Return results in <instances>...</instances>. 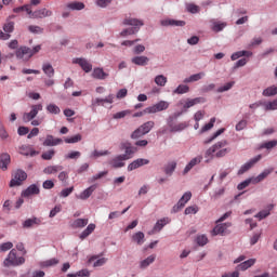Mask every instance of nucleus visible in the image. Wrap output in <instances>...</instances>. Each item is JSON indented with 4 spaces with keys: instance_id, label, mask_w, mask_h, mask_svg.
<instances>
[{
    "instance_id": "obj_1",
    "label": "nucleus",
    "mask_w": 277,
    "mask_h": 277,
    "mask_svg": "<svg viewBox=\"0 0 277 277\" xmlns=\"http://www.w3.org/2000/svg\"><path fill=\"white\" fill-rule=\"evenodd\" d=\"M42 49L41 45H36L34 49H30L28 47H21L16 50L15 55L17 60H23V62H29L36 53H40V50Z\"/></svg>"
},
{
    "instance_id": "obj_2",
    "label": "nucleus",
    "mask_w": 277,
    "mask_h": 277,
    "mask_svg": "<svg viewBox=\"0 0 277 277\" xmlns=\"http://www.w3.org/2000/svg\"><path fill=\"white\" fill-rule=\"evenodd\" d=\"M123 25H131L132 28H128L121 31L120 36H133V34H137L140 31V27L144 26V22L137 19V18H126L123 21Z\"/></svg>"
},
{
    "instance_id": "obj_3",
    "label": "nucleus",
    "mask_w": 277,
    "mask_h": 277,
    "mask_svg": "<svg viewBox=\"0 0 277 277\" xmlns=\"http://www.w3.org/2000/svg\"><path fill=\"white\" fill-rule=\"evenodd\" d=\"M25 263V258L16 255V249H12L4 260V267H18Z\"/></svg>"
},
{
    "instance_id": "obj_4",
    "label": "nucleus",
    "mask_w": 277,
    "mask_h": 277,
    "mask_svg": "<svg viewBox=\"0 0 277 277\" xmlns=\"http://www.w3.org/2000/svg\"><path fill=\"white\" fill-rule=\"evenodd\" d=\"M23 181H27V173L21 169L16 170L10 182V187H18L23 185Z\"/></svg>"
},
{
    "instance_id": "obj_5",
    "label": "nucleus",
    "mask_w": 277,
    "mask_h": 277,
    "mask_svg": "<svg viewBox=\"0 0 277 277\" xmlns=\"http://www.w3.org/2000/svg\"><path fill=\"white\" fill-rule=\"evenodd\" d=\"M232 226H233L232 223H221V224H217L211 230V235H212V237H216V235H221L222 237H224V235H230V230H228V228H230Z\"/></svg>"
},
{
    "instance_id": "obj_6",
    "label": "nucleus",
    "mask_w": 277,
    "mask_h": 277,
    "mask_svg": "<svg viewBox=\"0 0 277 277\" xmlns=\"http://www.w3.org/2000/svg\"><path fill=\"white\" fill-rule=\"evenodd\" d=\"M262 158V155H258L256 157L250 159L247 163L242 164L238 170V175L241 176V174H246V172L254 168V166H256V163H259V161H261Z\"/></svg>"
},
{
    "instance_id": "obj_7",
    "label": "nucleus",
    "mask_w": 277,
    "mask_h": 277,
    "mask_svg": "<svg viewBox=\"0 0 277 277\" xmlns=\"http://www.w3.org/2000/svg\"><path fill=\"white\" fill-rule=\"evenodd\" d=\"M170 107V104L166 101H160L157 104L145 108V113L147 114H157L159 111H166Z\"/></svg>"
},
{
    "instance_id": "obj_8",
    "label": "nucleus",
    "mask_w": 277,
    "mask_h": 277,
    "mask_svg": "<svg viewBox=\"0 0 277 277\" xmlns=\"http://www.w3.org/2000/svg\"><path fill=\"white\" fill-rule=\"evenodd\" d=\"M42 111V104H37L31 106V110L29 113H25L23 115V121L24 122H31L36 116H38V113Z\"/></svg>"
},
{
    "instance_id": "obj_9",
    "label": "nucleus",
    "mask_w": 277,
    "mask_h": 277,
    "mask_svg": "<svg viewBox=\"0 0 277 277\" xmlns=\"http://www.w3.org/2000/svg\"><path fill=\"white\" fill-rule=\"evenodd\" d=\"M190 200H192V192H186L177 201V203L173 206L172 213H179V211H181V209L185 207V203L189 202Z\"/></svg>"
},
{
    "instance_id": "obj_10",
    "label": "nucleus",
    "mask_w": 277,
    "mask_h": 277,
    "mask_svg": "<svg viewBox=\"0 0 277 277\" xmlns=\"http://www.w3.org/2000/svg\"><path fill=\"white\" fill-rule=\"evenodd\" d=\"M173 118L170 117L168 120V124L171 133H179L181 131H185L187 129V122L174 123L172 122Z\"/></svg>"
},
{
    "instance_id": "obj_11",
    "label": "nucleus",
    "mask_w": 277,
    "mask_h": 277,
    "mask_svg": "<svg viewBox=\"0 0 277 277\" xmlns=\"http://www.w3.org/2000/svg\"><path fill=\"white\" fill-rule=\"evenodd\" d=\"M148 163H150V160H148L146 158H138V159L132 161L128 166V172H133V170H137V168H142V166H148Z\"/></svg>"
},
{
    "instance_id": "obj_12",
    "label": "nucleus",
    "mask_w": 277,
    "mask_h": 277,
    "mask_svg": "<svg viewBox=\"0 0 277 277\" xmlns=\"http://www.w3.org/2000/svg\"><path fill=\"white\" fill-rule=\"evenodd\" d=\"M122 148L124 149V154L121 155L122 157H126V160L129 161V159L133 158V155H135V153H137V148L133 147L131 145V143H123L122 144Z\"/></svg>"
},
{
    "instance_id": "obj_13",
    "label": "nucleus",
    "mask_w": 277,
    "mask_h": 277,
    "mask_svg": "<svg viewBox=\"0 0 277 277\" xmlns=\"http://www.w3.org/2000/svg\"><path fill=\"white\" fill-rule=\"evenodd\" d=\"M53 12L47 9H40L35 12L30 11L29 18H47V16H52Z\"/></svg>"
},
{
    "instance_id": "obj_14",
    "label": "nucleus",
    "mask_w": 277,
    "mask_h": 277,
    "mask_svg": "<svg viewBox=\"0 0 277 277\" xmlns=\"http://www.w3.org/2000/svg\"><path fill=\"white\" fill-rule=\"evenodd\" d=\"M40 194V188L36 184H31L25 190H23V198H29L30 196H38Z\"/></svg>"
},
{
    "instance_id": "obj_15",
    "label": "nucleus",
    "mask_w": 277,
    "mask_h": 277,
    "mask_svg": "<svg viewBox=\"0 0 277 277\" xmlns=\"http://www.w3.org/2000/svg\"><path fill=\"white\" fill-rule=\"evenodd\" d=\"M72 64H79L84 72H92V65L85 58H74Z\"/></svg>"
},
{
    "instance_id": "obj_16",
    "label": "nucleus",
    "mask_w": 277,
    "mask_h": 277,
    "mask_svg": "<svg viewBox=\"0 0 277 277\" xmlns=\"http://www.w3.org/2000/svg\"><path fill=\"white\" fill-rule=\"evenodd\" d=\"M64 141L62 138L54 137L51 134H48L45 136V140L43 141V146H60V144H63Z\"/></svg>"
},
{
    "instance_id": "obj_17",
    "label": "nucleus",
    "mask_w": 277,
    "mask_h": 277,
    "mask_svg": "<svg viewBox=\"0 0 277 277\" xmlns=\"http://www.w3.org/2000/svg\"><path fill=\"white\" fill-rule=\"evenodd\" d=\"M124 161H127V157L119 155L111 159L110 166H111V168H115V169L124 168V166H126Z\"/></svg>"
},
{
    "instance_id": "obj_18",
    "label": "nucleus",
    "mask_w": 277,
    "mask_h": 277,
    "mask_svg": "<svg viewBox=\"0 0 277 277\" xmlns=\"http://www.w3.org/2000/svg\"><path fill=\"white\" fill-rule=\"evenodd\" d=\"M198 163H202V156H197L193 158L184 168L183 174H187L189 171H192V169L196 168Z\"/></svg>"
},
{
    "instance_id": "obj_19",
    "label": "nucleus",
    "mask_w": 277,
    "mask_h": 277,
    "mask_svg": "<svg viewBox=\"0 0 277 277\" xmlns=\"http://www.w3.org/2000/svg\"><path fill=\"white\" fill-rule=\"evenodd\" d=\"M207 100L205 97H195V98H187L183 108L189 109L190 107H194L195 105H200V103H206Z\"/></svg>"
},
{
    "instance_id": "obj_20",
    "label": "nucleus",
    "mask_w": 277,
    "mask_h": 277,
    "mask_svg": "<svg viewBox=\"0 0 277 277\" xmlns=\"http://www.w3.org/2000/svg\"><path fill=\"white\" fill-rule=\"evenodd\" d=\"M19 154L24 155V157H36V155H38V151H36V149H34L29 145H23L19 148Z\"/></svg>"
},
{
    "instance_id": "obj_21",
    "label": "nucleus",
    "mask_w": 277,
    "mask_h": 277,
    "mask_svg": "<svg viewBox=\"0 0 277 277\" xmlns=\"http://www.w3.org/2000/svg\"><path fill=\"white\" fill-rule=\"evenodd\" d=\"M163 27H185V21H176V19H164L161 22Z\"/></svg>"
},
{
    "instance_id": "obj_22",
    "label": "nucleus",
    "mask_w": 277,
    "mask_h": 277,
    "mask_svg": "<svg viewBox=\"0 0 277 277\" xmlns=\"http://www.w3.org/2000/svg\"><path fill=\"white\" fill-rule=\"evenodd\" d=\"M96 190V185H91L90 187H88L87 189H84L79 196L78 198L80 200H88V198H90V196H92V194H94V192Z\"/></svg>"
},
{
    "instance_id": "obj_23",
    "label": "nucleus",
    "mask_w": 277,
    "mask_h": 277,
    "mask_svg": "<svg viewBox=\"0 0 277 277\" xmlns=\"http://www.w3.org/2000/svg\"><path fill=\"white\" fill-rule=\"evenodd\" d=\"M62 170H64V167L60 164L48 166L43 169V174H57V172H62Z\"/></svg>"
},
{
    "instance_id": "obj_24",
    "label": "nucleus",
    "mask_w": 277,
    "mask_h": 277,
    "mask_svg": "<svg viewBox=\"0 0 277 277\" xmlns=\"http://www.w3.org/2000/svg\"><path fill=\"white\" fill-rule=\"evenodd\" d=\"M88 219H76L70 223L71 228H85L88 226Z\"/></svg>"
},
{
    "instance_id": "obj_25",
    "label": "nucleus",
    "mask_w": 277,
    "mask_h": 277,
    "mask_svg": "<svg viewBox=\"0 0 277 277\" xmlns=\"http://www.w3.org/2000/svg\"><path fill=\"white\" fill-rule=\"evenodd\" d=\"M93 230H96V224L94 223H91L87 226V228L79 235V238L81 240L83 239H88V237H90V234L93 232Z\"/></svg>"
},
{
    "instance_id": "obj_26",
    "label": "nucleus",
    "mask_w": 277,
    "mask_h": 277,
    "mask_svg": "<svg viewBox=\"0 0 277 277\" xmlns=\"http://www.w3.org/2000/svg\"><path fill=\"white\" fill-rule=\"evenodd\" d=\"M42 70L49 79H52V77H55V69L53 68V65L51 63H45L42 65Z\"/></svg>"
},
{
    "instance_id": "obj_27",
    "label": "nucleus",
    "mask_w": 277,
    "mask_h": 277,
    "mask_svg": "<svg viewBox=\"0 0 277 277\" xmlns=\"http://www.w3.org/2000/svg\"><path fill=\"white\" fill-rule=\"evenodd\" d=\"M92 77L93 79H107V77H109V74L105 72L103 70V68H94L93 72H92Z\"/></svg>"
},
{
    "instance_id": "obj_28",
    "label": "nucleus",
    "mask_w": 277,
    "mask_h": 277,
    "mask_svg": "<svg viewBox=\"0 0 277 277\" xmlns=\"http://www.w3.org/2000/svg\"><path fill=\"white\" fill-rule=\"evenodd\" d=\"M11 158L9 154H1L0 155V169L3 171L8 170V166H10Z\"/></svg>"
},
{
    "instance_id": "obj_29",
    "label": "nucleus",
    "mask_w": 277,
    "mask_h": 277,
    "mask_svg": "<svg viewBox=\"0 0 277 277\" xmlns=\"http://www.w3.org/2000/svg\"><path fill=\"white\" fill-rule=\"evenodd\" d=\"M40 219L38 217H34V219H27L24 223H23V227L24 228H34V226H40Z\"/></svg>"
},
{
    "instance_id": "obj_30",
    "label": "nucleus",
    "mask_w": 277,
    "mask_h": 277,
    "mask_svg": "<svg viewBox=\"0 0 277 277\" xmlns=\"http://www.w3.org/2000/svg\"><path fill=\"white\" fill-rule=\"evenodd\" d=\"M174 170H176V161H170L163 168V172L168 176H172V174H174Z\"/></svg>"
},
{
    "instance_id": "obj_31",
    "label": "nucleus",
    "mask_w": 277,
    "mask_h": 277,
    "mask_svg": "<svg viewBox=\"0 0 277 277\" xmlns=\"http://www.w3.org/2000/svg\"><path fill=\"white\" fill-rule=\"evenodd\" d=\"M156 259H157V255L151 254L147 259L141 261V263H140L141 269H146V267H148L149 265H153V263H155Z\"/></svg>"
},
{
    "instance_id": "obj_32",
    "label": "nucleus",
    "mask_w": 277,
    "mask_h": 277,
    "mask_svg": "<svg viewBox=\"0 0 277 277\" xmlns=\"http://www.w3.org/2000/svg\"><path fill=\"white\" fill-rule=\"evenodd\" d=\"M272 169H266L262 173H260L256 177H253V184L261 183V181H265L269 174H272Z\"/></svg>"
},
{
    "instance_id": "obj_33",
    "label": "nucleus",
    "mask_w": 277,
    "mask_h": 277,
    "mask_svg": "<svg viewBox=\"0 0 277 277\" xmlns=\"http://www.w3.org/2000/svg\"><path fill=\"white\" fill-rule=\"evenodd\" d=\"M254 263H256V259H249V260L240 263L238 265V269H240L241 272H246V269H250V267H252V265H254Z\"/></svg>"
},
{
    "instance_id": "obj_34",
    "label": "nucleus",
    "mask_w": 277,
    "mask_h": 277,
    "mask_svg": "<svg viewBox=\"0 0 277 277\" xmlns=\"http://www.w3.org/2000/svg\"><path fill=\"white\" fill-rule=\"evenodd\" d=\"M226 146H228V141L222 140L211 146V148L213 149L214 155H217V153H220L221 149L226 148Z\"/></svg>"
},
{
    "instance_id": "obj_35",
    "label": "nucleus",
    "mask_w": 277,
    "mask_h": 277,
    "mask_svg": "<svg viewBox=\"0 0 277 277\" xmlns=\"http://www.w3.org/2000/svg\"><path fill=\"white\" fill-rule=\"evenodd\" d=\"M149 60L147 56H135L132 58V64H135L136 66H146Z\"/></svg>"
},
{
    "instance_id": "obj_36",
    "label": "nucleus",
    "mask_w": 277,
    "mask_h": 277,
    "mask_svg": "<svg viewBox=\"0 0 277 277\" xmlns=\"http://www.w3.org/2000/svg\"><path fill=\"white\" fill-rule=\"evenodd\" d=\"M138 128H141L142 132L146 135L150 133V131H153V129L155 128V121H147Z\"/></svg>"
},
{
    "instance_id": "obj_37",
    "label": "nucleus",
    "mask_w": 277,
    "mask_h": 277,
    "mask_svg": "<svg viewBox=\"0 0 277 277\" xmlns=\"http://www.w3.org/2000/svg\"><path fill=\"white\" fill-rule=\"evenodd\" d=\"M205 76H206L205 71L192 75L184 80V83H193L194 81H200V79H202V77Z\"/></svg>"
},
{
    "instance_id": "obj_38",
    "label": "nucleus",
    "mask_w": 277,
    "mask_h": 277,
    "mask_svg": "<svg viewBox=\"0 0 277 277\" xmlns=\"http://www.w3.org/2000/svg\"><path fill=\"white\" fill-rule=\"evenodd\" d=\"M170 223V220L169 219H162V220H159L155 226H154V229H153V233H159L163 226H166V224H169Z\"/></svg>"
},
{
    "instance_id": "obj_39",
    "label": "nucleus",
    "mask_w": 277,
    "mask_h": 277,
    "mask_svg": "<svg viewBox=\"0 0 277 277\" xmlns=\"http://www.w3.org/2000/svg\"><path fill=\"white\" fill-rule=\"evenodd\" d=\"M262 105H264L265 111H276V109H277V98L274 100L273 102L262 103Z\"/></svg>"
},
{
    "instance_id": "obj_40",
    "label": "nucleus",
    "mask_w": 277,
    "mask_h": 277,
    "mask_svg": "<svg viewBox=\"0 0 277 277\" xmlns=\"http://www.w3.org/2000/svg\"><path fill=\"white\" fill-rule=\"evenodd\" d=\"M144 233L137 232L132 236V241H134V243H137V246H142V243H144Z\"/></svg>"
},
{
    "instance_id": "obj_41",
    "label": "nucleus",
    "mask_w": 277,
    "mask_h": 277,
    "mask_svg": "<svg viewBox=\"0 0 277 277\" xmlns=\"http://www.w3.org/2000/svg\"><path fill=\"white\" fill-rule=\"evenodd\" d=\"M13 12L15 14H18L21 12H26L28 14V16H30V14H31V5L25 4L23 6H17V8L13 9Z\"/></svg>"
},
{
    "instance_id": "obj_42",
    "label": "nucleus",
    "mask_w": 277,
    "mask_h": 277,
    "mask_svg": "<svg viewBox=\"0 0 277 277\" xmlns=\"http://www.w3.org/2000/svg\"><path fill=\"white\" fill-rule=\"evenodd\" d=\"M276 94H277L276 85L268 87L263 91V96H276Z\"/></svg>"
},
{
    "instance_id": "obj_43",
    "label": "nucleus",
    "mask_w": 277,
    "mask_h": 277,
    "mask_svg": "<svg viewBox=\"0 0 277 277\" xmlns=\"http://www.w3.org/2000/svg\"><path fill=\"white\" fill-rule=\"evenodd\" d=\"M189 92V87L187 84H180L174 91L173 94H187Z\"/></svg>"
},
{
    "instance_id": "obj_44",
    "label": "nucleus",
    "mask_w": 277,
    "mask_h": 277,
    "mask_svg": "<svg viewBox=\"0 0 277 277\" xmlns=\"http://www.w3.org/2000/svg\"><path fill=\"white\" fill-rule=\"evenodd\" d=\"M274 209V205L268 206V210H262L260 211L255 217H259L260 220H265L269 215V212Z\"/></svg>"
},
{
    "instance_id": "obj_45",
    "label": "nucleus",
    "mask_w": 277,
    "mask_h": 277,
    "mask_svg": "<svg viewBox=\"0 0 277 277\" xmlns=\"http://www.w3.org/2000/svg\"><path fill=\"white\" fill-rule=\"evenodd\" d=\"M155 83L156 85H160V88H163V85L168 83V78L163 75L156 76Z\"/></svg>"
},
{
    "instance_id": "obj_46",
    "label": "nucleus",
    "mask_w": 277,
    "mask_h": 277,
    "mask_svg": "<svg viewBox=\"0 0 277 277\" xmlns=\"http://www.w3.org/2000/svg\"><path fill=\"white\" fill-rule=\"evenodd\" d=\"M53 157H55V149H50L41 155V159H43L44 161H51Z\"/></svg>"
},
{
    "instance_id": "obj_47",
    "label": "nucleus",
    "mask_w": 277,
    "mask_h": 277,
    "mask_svg": "<svg viewBox=\"0 0 277 277\" xmlns=\"http://www.w3.org/2000/svg\"><path fill=\"white\" fill-rule=\"evenodd\" d=\"M57 263H60V260L53 258L41 262V267H53V265H57Z\"/></svg>"
},
{
    "instance_id": "obj_48",
    "label": "nucleus",
    "mask_w": 277,
    "mask_h": 277,
    "mask_svg": "<svg viewBox=\"0 0 277 277\" xmlns=\"http://www.w3.org/2000/svg\"><path fill=\"white\" fill-rule=\"evenodd\" d=\"M225 27H226V23L214 22L213 26H212V31H215L217 34V32L224 30Z\"/></svg>"
},
{
    "instance_id": "obj_49",
    "label": "nucleus",
    "mask_w": 277,
    "mask_h": 277,
    "mask_svg": "<svg viewBox=\"0 0 277 277\" xmlns=\"http://www.w3.org/2000/svg\"><path fill=\"white\" fill-rule=\"evenodd\" d=\"M67 8L69 10H83V8H85V4H83L82 2H71L67 4Z\"/></svg>"
},
{
    "instance_id": "obj_50",
    "label": "nucleus",
    "mask_w": 277,
    "mask_h": 277,
    "mask_svg": "<svg viewBox=\"0 0 277 277\" xmlns=\"http://www.w3.org/2000/svg\"><path fill=\"white\" fill-rule=\"evenodd\" d=\"M186 10L190 14H198V12H200V6H198V5L194 4V3H188L186 5Z\"/></svg>"
},
{
    "instance_id": "obj_51",
    "label": "nucleus",
    "mask_w": 277,
    "mask_h": 277,
    "mask_svg": "<svg viewBox=\"0 0 277 277\" xmlns=\"http://www.w3.org/2000/svg\"><path fill=\"white\" fill-rule=\"evenodd\" d=\"M47 111H49V114L57 115L62 111V109H60L58 106L55 104H49L47 106Z\"/></svg>"
},
{
    "instance_id": "obj_52",
    "label": "nucleus",
    "mask_w": 277,
    "mask_h": 277,
    "mask_svg": "<svg viewBox=\"0 0 277 277\" xmlns=\"http://www.w3.org/2000/svg\"><path fill=\"white\" fill-rule=\"evenodd\" d=\"M214 157H215V153L213 151L212 147L208 148L205 153L206 163H209V161H212Z\"/></svg>"
},
{
    "instance_id": "obj_53",
    "label": "nucleus",
    "mask_w": 277,
    "mask_h": 277,
    "mask_svg": "<svg viewBox=\"0 0 277 277\" xmlns=\"http://www.w3.org/2000/svg\"><path fill=\"white\" fill-rule=\"evenodd\" d=\"M196 241L198 246H207L209 243V238L207 235H199L197 236Z\"/></svg>"
},
{
    "instance_id": "obj_54",
    "label": "nucleus",
    "mask_w": 277,
    "mask_h": 277,
    "mask_svg": "<svg viewBox=\"0 0 277 277\" xmlns=\"http://www.w3.org/2000/svg\"><path fill=\"white\" fill-rule=\"evenodd\" d=\"M107 155H109V150H94L91 154V157H93V159H98V157H107Z\"/></svg>"
},
{
    "instance_id": "obj_55",
    "label": "nucleus",
    "mask_w": 277,
    "mask_h": 277,
    "mask_svg": "<svg viewBox=\"0 0 277 277\" xmlns=\"http://www.w3.org/2000/svg\"><path fill=\"white\" fill-rule=\"evenodd\" d=\"M215 124V117L211 118L209 123H206L201 128V133H207V131H211V128Z\"/></svg>"
},
{
    "instance_id": "obj_56",
    "label": "nucleus",
    "mask_w": 277,
    "mask_h": 277,
    "mask_svg": "<svg viewBox=\"0 0 277 277\" xmlns=\"http://www.w3.org/2000/svg\"><path fill=\"white\" fill-rule=\"evenodd\" d=\"M224 131H226V129L221 128L220 130H217L212 137H210L209 140L205 141L203 144H211V142H213V140H215L216 137H220V135H222V133H224Z\"/></svg>"
},
{
    "instance_id": "obj_57",
    "label": "nucleus",
    "mask_w": 277,
    "mask_h": 277,
    "mask_svg": "<svg viewBox=\"0 0 277 277\" xmlns=\"http://www.w3.org/2000/svg\"><path fill=\"white\" fill-rule=\"evenodd\" d=\"M198 213V207L197 206H189L185 209L184 214L185 215H196Z\"/></svg>"
},
{
    "instance_id": "obj_58",
    "label": "nucleus",
    "mask_w": 277,
    "mask_h": 277,
    "mask_svg": "<svg viewBox=\"0 0 277 277\" xmlns=\"http://www.w3.org/2000/svg\"><path fill=\"white\" fill-rule=\"evenodd\" d=\"M66 144H77V142H81V134H76L71 137L65 138Z\"/></svg>"
},
{
    "instance_id": "obj_59",
    "label": "nucleus",
    "mask_w": 277,
    "mask_h": 277,
    "mask_svg": "<svg viewBox=\"0 0 277 277\" xmlns=\"http://www.w3.org/2000/svg\"><path fill=\"white\" fill-rule=\"evenodd\" d=\"M129 114H131V110H122V111L116 113L113 116V118L115 120H120V119L126 118L127 116H129Z\"/></svg>"
},
{
    "instance_id": "obj_60",
    "label": "nucleus",
    "mask_w": 277,
    "mask_h": 277,
    "mask_svg": "<svg viewBox=\"0 0 277 277\" xmlns=\"http://www.w3.org/2000/svg\"><path fill=\"white\" fill-rule=\"evenodd\" d=\"M144 132L142 131V128H137L136 130H134L131 134V138L132 140H140V137H143Z\"/></svg>"
},
{
    "instance_id": "obj_61",
    "label": "nucleus",
    "mask_w": 277,
    "mask_h": 277,
    "mask_svg": "<svg viewBox=\"0 0 277 277\" xmlns=\"http://www.w3.org/2000/svg\"><path fill=\"white\" fill-rule=\"evenodd\" d=\"M3 31L5 34H12L14 31V22H6L3 26Z\"/></svg>"
},
{
    "instance_id": "obj_62",
    "label": "nucleus",
    "mask_w": 277,
    "mask_h": 277,
    "mask_svg": "<svg viewBox=\"0 0 277 277\" xmlns=\"http://www.w3.org/2000/svg\"><path fill=\"white\" fill-rule=\"evenodd\" d=\"M277 146V141L274 140V141H268L264 144H262L261 148H266L267 150L272 149V148H276Z\"/></svg>"
},
{
    "instance_id": "obj_63",
    "label": "nucleus",
    "mask_w": 277,
    "mask_h": 277,
    "mask_svg": "<svg viewBox=\"0 0 277 277\" xmlns=\"http://www.w3.org/2000/svg\"><path fill=\"white\" fill-rule=\"evenodd\" d=\"M233 85H235V81L227 82L225 85L220 87V88L217 89V92H219V93L228 92V90H230V89L233 88Z\"/></svg>"
},
{
    "instance_id": "obj_64",
    "label": "nucleus",
    "mask_w": 277,
    "mask_h": 277,
    "mask_svg": "<svg viewBox=\"0 0 277 277\" xmlns=\"http://www.w3.org/2000/svg\"><path fill=\"white\" fill-rule=\"evenodd\" d=\"M79 157H81V151H70L65 156L67 159H79Z\"/></svg>"
}]
</instances>
